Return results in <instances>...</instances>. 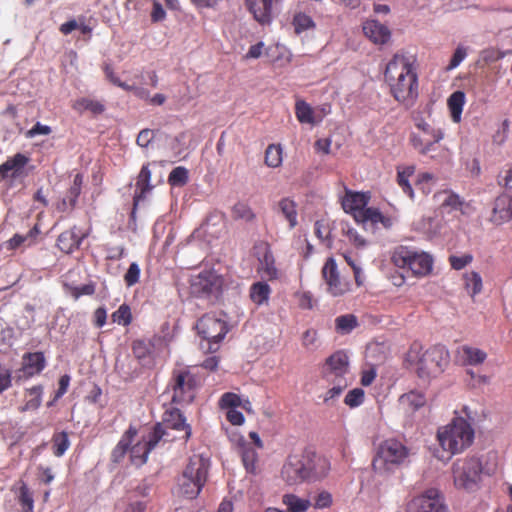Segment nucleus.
<instances>
[{"instance_id":"nucleus-62","label":"nucleus","mask_w":512,"mask_h":512,"mask_svg":"<svg viewBox=\"0 0 512 512\" xmlns=\"http://www.w3.org/2000/svg\"><path fill=\"white\" fill-rule=\"evenodd\" d=\"M154 139V131L151 129H143L137 136L136 142L141 147H147Z\"/></svg>"},{"instance_id":"nucleus-49","label":"nucleus","mask_w":512,"mask_h":512,"mask_svg":"<svg viewBox=\"0 0 512 512\" xmlns=\"http://www.w3.org/2000/svg\"><path fill=\"white\" fill-rule=\"evenodd\" d=\"M165 435V430L162 424L157 423L153 430L148 434L147 438L143 440L145 445L149 448L150 452L157 446L160 440Z\"/></svg>"},{"instance_id":"nucleus-28","label":"nucleus","mask_w":512,"mask_h":512,"mask_svg":"<svg viewBox=\"0 0 512 512\" xmlns=\"http://www.w3.org/2000/svg\"><path fill=\"white\" fill-rule=\"evenodd\" d=\"M426 395L419 390H411L399 397V404L406 412H415L426 405Z\"/></svg>"},{"instance_id":"nucleus-5","label":"nucleus","mask_w":512,"mask_h":512,"mask_svg":"<svg viewBox=\"0 0 512 512\" xmlns=\"http://www.w3.org/2000/svg\"><path fill=\"white\" fill-rule=\"evenodd\" d=\"M475 437L472 424L463 416L456 415L453 419L437 430V441L443 451L449 454V458L468 449Z\"/></svg>"},{"instance_id":"nucleus-56","label":"nucleus","mask_w":512,"mask_h":512,"mask_svg":"<svg viewBox=\"0 0 512 512\" xmlns=\"http://www.w3.org/2000/svg\"><path fill=\"white\" fill-rule=\"evenodd\" d=\"M138 89L143 90L145 92V95L143 97L142 96H136V97L140 100L147 102L150 105L161 106L166 101V96L162 93H156L154 96H150V92L148 89H146L144 87H139V86H138Z\"/></svg>"},{"instance_id":"nucleus-10","label":"nucleus","mask_w":512,"mask_h":512,"mask_svg":"<svg viewBox=\"0 0 512 512\" xmlns=\"http://www.w3.org/2000/svg\"><path fill=\"white\" fill-rule=\"evenodd\" d=\"M208 461L200 455H194L178 478V494L187 499H195L207 481Z\"/></svg>"},{"instance_id":"nucleus-54","label":"nucleus","mask_w":512,"mask_h":512,"mask_svg":"<svg viewBox=\"0 0 512 512\" xmlns=\"http://www.w3.org/2000/svg\"><path fill=\"white\" fill-rule=\"evenodd\" d=\"M132 352L137 359H145L152 352V345L144 340H135L132 344Z\"/></svg>"},{"instance_id":"nucleus-59","label":"nucleus","mask_w":512,"mask_h":512,"mask_svg":"<svg viewBox=\"0 0 512 512\" xmlns=\"http://www.w3.org/2000/svg\"><path fill=\"white\" fill-rule=\"evenodd\" d=\"M314 230L316 236L321 240L325 241L330 238V228L324 221H316L314 224Z\"/></svg>"},{"instance_id":"nucleus-57","label":"nucleus","mask_w":512,"mask_h":512,"mask_svg":"<svg viewBox=\"0 0 512 512\" xmlns=\"http://www.w3.org/2000/svg\"><path fill=\"white\" fill-rule=\"evenodd\" d=\"M140 278V268L139 265L136 262H133L130 264L127 272L124 275V281L125 284L128 287H131L138 283Z\"/></svg>"},{"instance_id":"nucleus-63","label":"nucleus","mask_w":512,"mask_h":512,"mask_svg":"<svg viewBox=\"0 0 512 512\" xmlns=\"http://www.w3.org/2000/svg\"><path fill=\"white\" fill-rule=\"evenodd\" d=\"M165 17H166V12L163 9L162 5L158 1L154 0L152 11H151V21L154 23H157V22L164 20Z\"/></svg>"},{"instance_id":"nucleus-29","label":"nucleus","mask_w":512,"mask_h":512,"mask_svg":"<svg viewBox=\"0 0 512 512\" xmlns=\"http://www.w3.org/2000/svg\"><path fill=\"white\" fill-rule=\"evenodd\" d=\"M295 116L301 124L315 125L322 121V116H317L311 105L302 99L295 103Z\"/></svg>"},{"instance_id":"nucleus-42","label":"nucleus","mask_w":512,"mask_h":512,"mask_svg":"<svg viewBox=\"0 0 512 512\" xmlns=\"http://www.w3.org/2000/svg\"><path fill=\"white\" fill-rule=\"evenodd\" d=\"M292 25L295 33L298 35L316 27L314 20L303 12H298L294 15Z\"/></svg>"},{"instance_id":"nucleus-33","label":"nucleus","mask_w":512,"mask_h":512,"mask_svg":"<svg viewBox=\"0 0 512 512\" xmlns=\"http://www.w3.org/2000/svg\"><path fill=\"white\" fill-rule=\"evenodd\" d=\"M241 459L246 471L250 474L256 475L259 472L258 469V453L256 449L248 445L241 447Z\"/></svg>"},{"instance_id":"nucleus-22","label":"nucleus","mask_w":512,"mask_h":512,"mask_svg":"<svg viewBox=\"0 0 512 512\" xmlns=\"http://www.w3.org/2000/svg\"><path fill=\"white\" fill-rule=\"evenodd\" d=\"M87 237L86 233L78 234L76 226L69 230L63 231L56 240V246L65 254H71L78 250L82 241Z\"/></svg>"},{"instance_id":"nucleus-64","label":"nucleus","mask_w":512,"mask_h":512,"mask_svg":"<svg viewBox=\"0 0 512 512\" xmlns=\"http://www.w3.org/2000/svg\"><path fill=\"white\" fill-rule=\"evenodd\" d=\"M226 419L232 425H236V426L242 425L245 421L244 415L236 409L227 410Z\"/></svg>"},{"instance_id":"nucleus-45","label":"nucleus","mask_w":512,"mask_h":512,"mask_svg":"<svg viewBox=\"0 0 512 512\" xmlns=\"http://www.w3.org/2000/svg\"><path fill=\"white\" fill-rule=\"evenodd\" d=\"M232 218L235 220H243L247 223L255 220L256 215L251 207L243 202H238L232 207Z\"/></svg>"},{"instance_id":"nucleus-53","label":"nucleus","mask_w":512,"mask_h":512,"mask_svg":"<svg viewBox=\"0 0 512 512\" xmlns=\"http://www.w3.org/2000/svg\"><path fill=\"white\" fill-rule=\"evenodd\" d=\"M473 255L470 253L463 254L461 256L450 255L448 258L449 264L454 270H462L473 262Z\"/></svg>"},{"instance_id":"nucleus-48","label":"nucleus","mask_w":512,"mask_h":512,"mask_svg":"<svg viewBox=\"0 0 512 512\" xmlns=\"http://www.w3.org/2000/svg\"><path fill=\"white\" fill-rule=\"evenodd\" d=\"M242 405L241 397L233 392L224 393L219 400V407L221 409H236Z\"/></svg>"},{"instance_id":"nucleus-8","label":"nucleus","mask_w":512,"mask_h":512,"mask_svg":"<svg viewBox=\"0 0 512 512\" xmlns=\"http://www.w3.org/2000/svg\"><path fill=\"white\" fill-rule=\"evenodd\" d=\"M410 455V449L396 438L382 441L372 459V469L376 474L389 475L403 465Z\"/></svg>"},{"instance_id":"nucleus-11","label":"nucleus","mask_w":512,"mask_h":512,"mask_svg":"<svg viewBox=\"0 0 512 512\" xmlns=\"http://www.w3.org/2000/svg\"><path fill=\"white\" fill-rule=\"evenodd\" d=\"M395 266L408 269L416 277H425L432 272L433 257L424 251L410 249L406 246L397 247L391 257Z\"/></svg>"},{"instance_id":"nucleus-6","label":"nucleus","mask_w":512,"mask_h":512,"mask_svg":"<svg viewBox=\"0 0 512 512\" xmlns=\"http://www.w3.org/2000/svg\"><path fill=\"white\" fill-rule=\"evenodd\" d=\"M370 196L367 193L354 192L345 188V195L341 199L343 210L351 214L357 223L372 225L381 224L388 229L393 225L390 217L383 215L379 209L367 207Z\"/></svg>"},{"instance_id":"nucleus-26","label":"nucleus","mask_w":512,"mask_h":512,"mask_svg":"<svg viewBox=\"0 0 512 512\" xmlns=\"http://www.w3.org/2000/svg\"><path fill=\"white\" fill-rule=\"evenodd\" d=\"M137 433V428L132 425L124 432L121 439L111 452V460L114 463H120L124 459Z\"/></svg>"},{"instance_id":"nucleus-47","label":"nucleus","mask_w":512,"mask_h":512,"mask_svg":"<svg viewBox=\"0 0 512 512\" xmlns=\"http://www.w3.org/2000/svg\"><path fill=\"white\" fill-rule=\"evenodd\" d=\"M336 329L348 333L357 326V318L353 314L341 315L335 319Z\"/></svg>"},{"instance_id":"nucleus-23","label":"nucleus","mask_w":512,"mask_h":512,"mask_svg":"<svg viewBox=\"0 0 512 512\" xmlns=\"http://www.w3.org/2000/svg\"><path fill=\"white\" fill-rule=\"evenodd\" d=\"M364 35L374 44L384 45L391 38V32L387 26L377 20H367L363 23Z\"/></svg>"},{"instance_id":"nucleus-9","label":"nucleus","mask_w":512,"mask_h":512,"mask_svg":"<svg viewBox=\"0 0 512 512\" xmlns=\"http://www.w3.org/2000/svg\"><path fill=\"white\" fill-rule=\"evenodd\" d=\"M200 385V377L189 367L175 368L171 372L166 392L171 394L172 404L187 405L195 400Z\"/></svg>"},{"instance_id":"nucleus-31","label":"nucleus","mask_w":512,"mask_h":512,"mask_svg":"<svg viewBox=\"0 0 512 512\" xmlns=\"http://www.w3.org/2000/svg\"><path fill=\"white\" fill-rule=\"evenodd\" d=\"M465 104V94L463 91L453 92L448 100L447 105L451 114V119L454 123L461 122V115Z\"/></svg>"},{"instance_id":"nucleus-15","label":"nucleus","mask_w":512,"mask_h":512,"mask_svg":"<svg viewBox=\"0 0 512 512\" xmlns=\"http://www.w3.org/2000/svg\"><path fill=\"white\" fill-rule=\"evenodd\" d=\"M322 276L327 285V291L333 297H340L351 290L349 281L342 278L338 272L336 261L328 258L322 268Z\"/></svg>"},{"instance_id":"nucleus-34","label":"nucleus","mask_w":512,"mask_h":512,"mask_svg":"<svg viewBox=\"0 0 512 512\" xmlns=\"http://www.w3.org/2000/svg\"><path fill=\"white\" fill-rule=\"evenodd\" d=\"M106 78L115 86L123 89L126 92H132L134 96H144L145 92L143 90L138 89L136 85H130L126 82L120 80V78L115 74L114 69L111 65L106 64L103 68Z\"/></svg>"},{"instance_id":"nucleus-3","label":"nucleus","mask_w":512,"mask_h":512,"mask_svg":"<svg viewBox=\"0 0 512 512\" xmlns=\"http://www.w3.org/2000/svg\"><path fill=\"white\" fill-rule=\"evenodd\" d=\"M414 130L409 134V144L421 156H428L438 162L447 161L451 156L448 147L441 145L445 131L427 122L423 117L413 118Z\"/></svg>"},{"instance_id":"nucleus-61","label":"nucleus","mask_w":512,"mask_h":512,"mask_svg":"<svg viewBox=\"0 0 512 512\" xmlns=\"http://www.w3.org/2000/svg\"><path fill=\"white\" fill-rule=\"evenodd\" d=\"M51 132L52 130L50 126L37 122L30 130L26 132V137L33 138L36 135H49Z\"/></svg>"},{"instance_id":"nucleus-19","label":"nucleus","mask_w":512,"mask_h":512,"mask_svg":"<svg viewBox=\"0 0 512 512\" xmlns=\"http://www.w3.org/2000/svg\"><path fill=\"white\" fill-rule=\"evenodd\" d=\"M28 162L29 158L22 153H16L14 156L9 157L0 165L1 180L7 178L16 179L22 176L24 167L28 164Z\"/></svg>"},{"instance_id":"nucleus-13","label":"nucleus","mask_w":512,"mask_h":512,"mask_svg":"<svg viewBox=\"0 0 512 512\" xmlns=\"http://www.w3.org/2000/svg\"><path fill=\"white\" fill-rule=\"evenodd\" d=\"M224 278L213 269H206L192 276L191 293L196 297L219 298L222 294Z\"/></svg>"},{"instance_id":"nucleus-25","label":"nucleus","mask_w":512,"mask_h":512,"mask_svg":"<svg viewBox=\"0 0 512 512\" xmlns=\"http://www.w3.org/2000/svg\"><path fill=\"white\" fill-rule=\"evenodd\" d=\"M163 423L171 429L184 431L185 440H188L191 437V427L186 423L184 415L178 408L171 407L167 409L163 414Z\"/></svg>"},{"instance_id":"nucleus-32","label":"nucleus","mask_w":512,"mask_h":512,"mask_svg":"<svg viewBox=\"0 0 512 512\" xmlns=\"http://www.w3.org/2000/svg\"><path fill=\"white\" fill-rule=\"evenodd\" d=\"M414 165H407L403 167L397 168V184L401 187L403 192L409 196V198H414V191L410 184V177H412L415 173Z\"/></svg>"},{"instance_id":"nucleus-40","label":"nucleus","mask_w":512,"mask_h":512,"mask_svg":"<svg viewBox=\"0 0 512 512\" xmlns=\"http://www.w3.org/2000/svg\"><path fill=\"white\" fill-rule=\"evenodd\" d=\"M129 450L133 465L139 467L147 462L150 450L143 441L136 443L134 446L130 447Z\"/></svg>"},{"instance_id":"nucleus-55","label":"nucleus","mask_w":512,"mask_h":512,"mask_svg":"<svg viewBox=\"0 0 512 512\" xmlns=\"http://www.w3.org/2000/svg\"><path fill=\"white\" fill-rule=\"evenodd\" d=\"M334 386L330 388L323 398L324 403H328L329 401L337 398L341 395V393L347 388L348 382L347 380H336V382H333Z\"/></svg>"},{"instance_id":"nucleus-50","label":"nucleus","mask_w":512,"mask_h":512,"mask_svg":"<svg viewBox=\"0 0 512 512\" xmlns=\"http://www.w3.org/2000/svg\"><path fill=\"white\" fill-rule=\"evenodd\" d=\"M188 181V170L182 166L174 168L168 177V182L172 186H183Z\"/></svg>"},{"instance_id":"nucleus-24","label":"nucleus","mask_w":512,"mask_h":512,"mask_svg":"<svg viewBox=\"0 0 512 512\" xmlns=\"http://www.w3.org/2000/svg\"><path fill=\"white\" fill-rule=\"evenodd\" d=\"M512 209L509 195H501L494 201L490 222L494 225H502L512 220Z\"/></svg>"},{"instance_id":"nucleus-4","label":"nucleus","mask_w":512,"mask_h":512,"mask_svg":"<svg viewBox=\"0 0 512 512\" xmlns=\"http://www.w3.org/2000/svg\"><path fill=\"white\" fill-rule=\"evenodd\" d=\"M406 362L415 369L418 377L427 379L440 375L449 364V352L441 345L422 351L418 343H413L406 354Z\"/></svg>"},{"instance_id":"nucleus-7","label":"nucleus","mask_w":512,"mask_h":512,"mask_svg":"<svg viewBox=\"0 0 512 512\" xmlns=\"http://www.w3.org/2000/svg\"><path fill=\"white\" fill-rule=\"evenodd\" d=\"M451 473L454 487L469 493L480 489L483 474H492L489 469L484 468L481 459L474 455L454 461L451 466Z\"/></svg>"},{"instance_id":"nucleus-17","label":"nucleus","mask_w":512,"mask_h":512,"mask_svg":"<svg viewBox=\"0 0 512 512\" xmlns=\"http://www.w3.org/2000/svg\"><path fill=\"white\" fill-rule=\"evenodd\" d=\"M444 196L441 201V208L447 213L460 211L462 215H469L473 211L470 203L464 201L458 194L451 190H443L435 194L434 197L440 198Z\"/></svg>"},{"instance_id":"nucleus-41","label":"nucleus","mask_w":512,"mask_h":512,"mask_svg":"<svg viewBox=\"0 0 512 512\" xmlns=\"http://www.w3.org/2000/svg\"><path fill=\"white\" fill-rule=\"evenodd\" d=\"M17 500L19 505L21 506L22 512H34L33 493L30 491L29 487L24 482H22L19 487Z\"/></svg>"},{"instance_id":"nucleus-21","label":"nucleus","mask_w":512,"mask_h":512,"mask_svg":"<svg viewBox=\"0 0 512 512\" xmlns=\"http://www.w3.org/2000/svg\"><path fill=\"white\" fill-rule=\"evenodd\" d=\"M46 367V358L43 352H28L22 357L20 372L29 378L40 374Z\"/></svg>"},{"instance_id":"nucleus-2","label":"nucleus","mask_w":512,"mask_h":512,"mask_svg":"<svg viewBox=\"0 0 512 512\" xmlns=\"http://www.w3.org/2000/svg\"><path fill=\"white\" fill-rule=\"evenodd\" d=\"M384 78L396 101L412 105L418 97V76L410 57L396 53L389 60Z\"/></svg>"},{"instance_id":"nucleus-58","label":"nucleus","mask_w":512,"mask_h":512,"mask_svg":"<svg viewBox=\"0 0 512 512\" xmlns=\"http://www.w3.org/2000/svg\"><path fill=\"white\" fill-rule=\"evenodd\" d=\"M332 502L333 500L331 493L328 491H322L315 497L314 507L316 509L329 508L332 505Z\"/></svg>"},{"instance_id":"nucleus-35","label":"nucleus","mask_w":512,"mask_h":512,"mask_svg":"<svg viewBox=\"0 0 512 512\" xmlns=\"http://www.w3.org/2000/svg\"><path fill=\"white\" fill-rule=\"evenodd\" d=\"M463 285L471 297L481 293L483 282L481 275L476 271H469L463 274Z\"/></svg>"},{"instance_id":"nucleus-60","label":"nucleus","mask_w":512,"mask_h":512,"mask_svg":"<svg viewBox=\"0 0 512 512\" xmlns=\"http://www.w3.org/2000/svg\"><path fill=\"white\" fill-rule=\"evenodd\" d=\"M467 56V51L463 46H458L448 65V69L456 68Z\"/></svg>"},{"instance_id":"nucleus-44","label":"nucleus","mask_w":512,"mask_h":512,"mask_svg":"<svg viewBox=\"0 0 512 512\" xmlns=\"http://www.w3.org/2000/svg\"><path fill=\"white\" fill-rule=\"evenodd\" d=\"M73 108L80 112L91 111L95 115L101 114L105 110V107L102 103L90 98L78 99L73 105Z\"/></svg>"},{"instance_id":"nucleus-36","label":"nucleus","mask_w":512,"mask_h":512,"mask_svg":"<svg viewBox=\"0 0 512 512\" xmlns=\"http://www.w3.org/2000/svg\"><path fill=\"white\" fill-rule=\"evenodd\" d=\"M282 503L287 507L288 512H306L311 506L310 500L300 498L292 493L284 494Z\"/></svg>"},{"instance_id":"nucleus-16","label":"nucleus","mask_w":512,"mask_h":512,"mask_svg":"<svg viewBox=\"0 0 512 512\" xmlns=\"http://www.w3.org/2000/svg\"><path fill=\"white\" fill-rule=\"evenodd\" d=\"M322 377L328 382H336V380H346L345 376L349 373V358L342 351H336L330 355L323 367Z\"/></svg>"},{"instance_id":"nucleus-52","label":"nucleus","mask_w":512,"mask_h":512,"mask_svg":"<svg viewBox=\"0 0 512 512\" xmlns=\"http://www.w3.org/2000/svg\"><path fill=\"white\" fill-rule=\"evenodd\" d=\"M364 396L365 393L363 389L354 388L346 394L344 398V403L350 408H356L363 403Z\"/></svg>"},{"instance_id":"nucleus-37","label":"nucleus","mask_w":512,"mask_h":512,"mask_svg":"<svg viewBox=\"0 0 512 512\" xmlns=\"http://www.w3.org/2000/svg\"><path fill=\"white\" fill-rule=\"evenodd\" d=\"M460 352L462 354L464 364L467 365L482 364L487 358L485 351L467 345L462 346L460 348Z\"/></svg>"},{"instance_id":"nucleus-27","label":"nucleus","mask_w":512,"mask_h":512,"mask_svg":"<svg viewBox=\"0 0 512 512\" xmlns=\"http://www.w3.org/2000/svg\"><path fill=\"white\" fill-rule=\"evenodd\" d=\"M258 273L262 278L268 281L276 280L279 277V270L276 267L275 258L268 247L265 248L262 257L259 258Z\"/></svg>"},{"instance_id":"nucleus-46","label":"nucleus","mask_w":512,"mask_h":512,"mask_svg":"<svg viewBox=\"0 0 512 512\" xmlns=\"http://www.w3.org/2000/svg\"><path fill=\"white\" fill-rule=\"evenodd\" d=\"M112 321L119 325L128 326L132 322L131 309L127 304H122L111 315Z\"/></svg>"},{"instance_id":"nucleus-39","label":"nucleus","mask_w":512,"mask_h":512,"mask_svg":"<svg viewBox=\"0 0 512 512\" xmlns=\"http://www.w3.org/2000/svg\"><path fill=\"white\" fill-rule=\"evenodd\" d=\"M283 161V149L280 144H270L266 148L264 162L268 167L278 168Z\"/></svg>"},{"instance_id":"nucleus-1","label":"nucleus","mask_w":512,"mask_h":512,"mask_svg":"<svg viewBox=\"0 0 512 512\" xmlns=\"http://www.w3.org/2000/svg\"><path fill=\"white\" fill-rule=\"evenodd\" d=\"M331 469L330 461L314 450L305 448L299 453L287 456L280 472L287 485H298L306 481L325 478Z\"/></svg>"},{"instance_id":"nucleus-14","label":"nucleus","mask_w":512,"mask_h":512,"mask_svg":"<svg viewBox=\"0 0 512 512\" xmlns=\"http://www.w3.org/2000/svg\"><path fill=\"white\" fill-rule=\"evenodd\" d=\"M444 498L436 488H429L405 505V512H444Z\"/></svg>"},{"instance_id":"nucleus-43","label":"nucleus","mask_w":512,"mask_h":512,"mask_svg":"<svg viewBox=\"0 0 512 512\" xmlns=\"http://www.w3.org/2000/svg\"><path fill=\"white\" fill-rule=\"evenodd\" d=\"M70 447V440L67 432H57L52 436V449L56 457H61Z\"/></svg>"},{"instance_id":"nucleus-12","label":"nucleus","mask_w":512,"mask_h":512,"mask_svg":"<svg viewBox=\"0 0 512 512\" xmlns=\"http://www.w3.org/2000/svg\"><path fill=\"white\" fill-rule=\"evenodd\" d=\"M198 334L208 342L207 351L216 352L218 344L228 333L227 322L214 314L203 315L196 323Z\"/></svg>"},{"instance_id":"nucleus-20","label":"nucleus","mask_w":512,"mask_h":512,"mask_svg":"<svg viewBox=\"0 0 512 512\" xmlns=\"http://www.w3.org/2000/svg\"><path fill=\"white\" fill-rule=\"evenodd\" d=\"M280 0H245L248 11L260 24H270L272 21V6Z\"/></svg>"},{"instance_id":"nucleus-18","label":"nucleus","mask_w":512,"mask_h":512,"mask_svg":"<svg viewBox=\"0 0 512 512\" xmlns=\"http://www.w3.org/2000/svg\"><path fill=\"white\" fill-rule=\"evenodd\" d=\"M151 180V170L149 168V163L142 166L137 179H136V190L133 196V210L132 214L135 213L140 202L144 201L147 195L153 190L155 187L150 183Z\"/></svg>"},{"instance_id":"nucleus-30","label":"nucleus","mask_w":512,"mask_h":512,"mask_svg":"<svg viewBox=\"0 0 512 512\" xmlns=\"http://www.w3.org/2000/svg\"><path fill=\"white\" fill-rule=\"evenodd\" d=\"M277 211L285 217L291 229L297 225V205L293 199L284 197L279 200L277 203Z\"/></svg>"},{"instance_id":"nucleus-51","label":"nucleus","mask_w":512,"mask_h":512,"mask_svg":"<svg viewBox=\"0 0 512 512\" xmlns=\"http://www.w3.org/2000/svg\"><path fill=\"white\" fill-rule=\"evenodd\" d=\"M415 185L424 194L428 195L434 185V175L429 172L419 173Z\"/></svg>"},{"instance_id":"nucleus-38","label":"nucleus","mask_w":512,"mask_h":512,"mask_svg":"<svg viewBox=\"0 0 512 512\" xmlns=\"http://www.w3.org/2000/svg\"><path fill=\"white\" fill-rule=\"evenodd\" d=\"M250 298L256 305L268 302L271 288L266 282H256L250 287Z\"/></svg>"}]
</instances>
